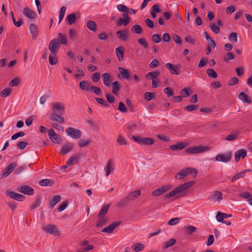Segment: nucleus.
Segmentation results:
<instances>
[{
	"label": "nucleus",
	"instance_id": "f257e3e1",
	"mask_svg": "<svg viewBox=\"0 0 252 252\" xmlns=\"http://www.w3.org/2000/svg\"><path fill=\"white\" fill-rule=\"evenodd\" d=\"M194 184V182L189 181L188 182H186L178 187L175 188L171 191L167 193L164 197L165 198H170L174 195H176V197L177 198L179 197H182L185 196L187 195V193L185 192V191L192 187Z\"/></svg>",
	"mask_w": 252,
	"mask_h": 252
},
{
	"label": "nucleus",
	"instance_id": "f03ea898",
	"mask_svg": "<svg viewBox=\"0 0 252 252\" xmlns=\"http://www.w3.org/2000/svg\"><path fill=\"white\" fill-rule=\"evenodd\" d=\"M209 150V148L206 146H194L189 147L186 149L185 152L189 154H196L203 153Z\"/></svg>",
	"mask_w": 252,
	"mask_h": 252
},
{
	"label": "nucleus",
	"instance_id": "7ed1b4c3",
	"mask_svg": "<svg viewBox=\"0 0 252 252\" xmlns=\"http://www.w3.org/2000/svg\"><path fill=\"white\" fill-rule=\"evenodd\" d=\"M61 45L58 39L54 38L51 40L49 44V50L51 54L56 55L60 48Z\"/></svg>",
	"mask_w": 252,
	"mask_h": 252
},
{
	"label": "nucleus",
	"instance_id": "20e7f679",
	"mask_svg": "<svg viewBox=\"0 0 252 252\" xmlns=\"http://www.w3.org/2000/svg\"><path fill=\"white\" fill-rule=\"evenodd\" d=\"M132 139L139 144H143L146 145H152L155 142L153 139L148 137L142 138L138 136L133 135Z\"/></svg>",
	"mask_w": 252,
	"mask_h": 252
},
{
	"label": "nucleus",
	"instance_id": "39448f33",
	"mask_svg": "<svg viewBox=\"0 0 252 252\" xmlns=\"http://www.w3.org/2000/svg\"><path fill=\"white\" fill-rule=\"evenodd\" d=\"M52 113H58L61 115L65 112V107L64 105L59 102L53 103L51 104Z\"/></svg>",
	"mask_w": 252,
	"mask_h": 252
},
{
	"label": "nucleus",
	"instance_id": "423d86ee",
	"mask_svg": "<svg viewBox=\"0 0 252 252\" xmlns=\"http://www.w3.org/2000/svg\"><path fill=\"white\" fill-rule=\"evenodd\" d=\"M66 132L68 136L75 139L80 138L82 135L81 131L79 129L71 127L66 129Z\"/></svg>",
	"mask_w": 252,
	"mask_h": 252
},
{
	"label": "nucleus",
	"instance_id": "0eeeda50",
	"mask_svg": "<svg viewBox=\"0 0 252 252\" xmlns=\"http://www.w3.org/2000/svg\"><path fill=\"white\" fill-rule=\"evenodd\" d=\"M43 231L50 234L55 236H59L60 235V231L55 225L49 224L42 227Z\"/></svg>",
	"mask_w": 252,
	"mask_h": 252
},
{
	"label": "nucleus",
	"instance_id": "6e6552de",
	"mask_svg": "<svg viewBox=\"0 0 252 252\" xmlns=\"http://www.w3.org/2000/svg\"><path fill=\"white\" fill-rule=\"evenodd\" d=\"M165 67L169 70L172 74L179 75L180 73V71L179 70L181 67V64L180 63L173 65L171 63H168L165 64Z\"/></svg>",
	"mask_w": 252,
	"mask_h": 252
},
{
	"label": "nucleus",
	"instance_id": "1a4fd4ad",
	"mask_svg": "<svg viewBox=\"0 0 252 252\" xmlns=\"http://www.w3.org/2000/svg\"><path fill=\"white\" fill-rule=\"evenodd\" d=\"M48 135L53 142L56 144L62 143V137L59 134H57L53 129H50L48 131Z\"/></svg>",
	"mask_w": 252,
	"mask_h": 252
},
{
	"label": "nucleus",
	"instance_id": "9d476101",
	"mask_svg": "<svg viewBox=\"0 0 252 252\" xmlns=\"http://www.w3.org/2000/svg\"><path fill=\"white\" fill-rule=\"evenodd\" d=\"M5 194L11 198L18 201H22L26 198V196L24 195L10 190H7Z\"/></svg>",
	"mask_w": 252,
	"mask_h": 252
},
{
	"label": "nucleus",
	"instance_id": "9b49d317",
	"mask_svg": "<svg viewBox=\"0 0 252 252\" xmlns=\"http://www.w3.org/2000/svg\"><path fill=\"white\" fill-rule=\"evenodd\" d=\"M172 186L169 185H166L162 186L161 188L158 189L152 192V195L153 196H158L162 193L166 192L171 189Z\"/></svg>",
	"mask_w": 252,
	"mask_h": 252
},
{
	"label": "nucleus",
	"instance_id": "f8f14e48",
	"mask_svg": "<svg viewBox=\"0 0 252 252\" xmlns=\"http://www.w3.org/2000/svg\"><path fill=\"white\" fill-rule=\"evenodd\" d=\"M232 158V153L228 152L224 154H219L216 157V159L219 162L226 163L230 161Z\"/></svg>",
	"mask_w": 252,
	"mask_h": 252
},
{
	"label": "nucleus",
	"instance_id": "ddd939ff",
	"mask_svg": "<svg viewBox=\"0 0 252 252\" xmlns=\"http://www.w3.org/2000/svg\"><path fill=\"white\" fill-rule=\"evenodd\" d=\"M17 190L23 194L32 195L34 194L33 188L28 185L21 186L18 187Z\"/></svg>",
	"mask_w": 252,
	"mask_h": 252
},
{
	"label": "nucleus",
	"instance_id": "4468645a",
	"mask_svg": "<svg viewBox=\"0 0 252 252\" xmlns=\"http://www.w3.org/2000/svg\"><path fill=\"white\" fill-rule=\"evenodd\" d=\"M121 223L120 221H116L112 222L108 226L105 227L101 230V232L104 233H111L113 230L118 226Z\"/></svg>",
	"mask_w": 252,
	"mask_h": 252
},
{
	"label": "nucleus",
	"instance_id": "2eb2a0df",
	"mask_svg": "<svg viewBox=\"0 0 252 252\" xmlns=\"http://www.w3.org/2000/svg\"><path fill=\"white\" fill-rule=\"evenodd\" d=\"M17 163L12 162L7 165L3 171V173L1 178H4L9 175L15 168Z\"/></svg>",
	"mask_w": 252,
	"mask_h": 252
},
{
	"label": "nucleus",
	"instance_id": "dca6fc26",
	"mask_svg": "<svg viewBox=\"0 0 252 252\" xmlns=\"http://www.w3.org/2000/svg\"><path fill=\"white\" fill-rule=\"evenodd\" d=\"M82 157L81 154H78L71 156L67 160L66 164L67 165H72L77 164L79 162V159Z\"/></svg>",
	"mask_w": 252,
	"mask_h": 252
},
{
	"label": "nucleus",
	"instance_id": "f3484780",
	"mask_svg": "<svg viewBox=\"0 0 252 252\" xmlns=\"http://www.w3.org/2000/svg\"><path fill=\"white\" fill-rule=\"evenodd\" d=\"M80 17V15L78 13H71L67 15L66 18V23L69 25H71L73 24L76 20L79 18Z\"/></svg>",
	"mask_w": 252,
	"mask_h": 252
},
{
	"label": "nucleus",
	"instance_id": "a211bd4d",
	"mask_svg": "<svg viewBox=\"0 0 252 252\" xmlns=\"http://www.w3.org/2000/svg\"><path fill=\"white\" fill-rule=\"evenodd\" d=\"M23 14L30 20L34 19L36 16V13L28 7H25L24 8Z\"/></svg>",
	"mask_w": 252,
	"mask_h": 252
},
{
	"label": "nucleus",
	"instance_id": "6ab92c4d",
	"mask_svg": "<svg viewBox=\"0 0 252 252\" xmlns=\"http://www.w3.org/2000/svg\"><path fill=\"white\" fill-rule=\"evenodd\" d=\"M73 147V145L71 143H67L62 146V149L60 152V153L63 155H66L68 152L72 151Z\"/></svg>",
	"mask_w": 252,
	"mask_h": 252
},
{
	"label": "nucleus",
	"instance_id": "aec40b11",
	"mask_svg": "<svg viewBox=\"0 0 252 252\" xmlns=\"http://www.w3.org/2000/svg\"><path fill=\"white\" fill-rule=\"evenodd\" d=\"M119 72L122 75V77L126 79V80H129L130 79L131 73L128 69L123 68L122 67H119Z\"/></svg>",
	"mask_w": 252,
	"mask_h": 252
},
{
	"label": "nucleus",
	"instance_id": "412c9836",
	"mask_svg": "<svg viewBox=\"0 0 252 252\" xmlns=\"http://www.w3.org/2000/svg\"><path fill=\"white\" fill-rule=\"evenodd\" d=\"M247 151L245 149H240L235 153V160L236 162H238L240 158H244L247 156Z\"/></svg>",
	"mask_w": 252,
	"mask_h": 252
},
{
	"label": "nucleus",
	"instance_id": "4be33fe9",
	"mask_svg": "<svg viewBox=\"0 0 252 252\" xmlns=\"http://www.w3.org/2000/svg\"><path fill=\"white\" fill-rule=\"evenodd\" d=\"M61 115L58 113H52L50 116V118L53 121H55L62 124L64 122V120L63 118L62 117Z\"/></svg>",
	"mask_w": 252,
	"mask_h": 252
},
{
	"label": "nucleus",
	"instance_id": "5701e85b",
	"mask_svg": "<svg viewBox=\"0 0 252 252\" xmlns=\"http://www.w3.org/2000/svg\"><path fill=\"white\" fill-rule=\"evenodd\" d=\"M103 84L107 87H109L111 85L112 80L111 76L107 73H104L102 74Z\"/></svg>",
	"mask_w": 252,
	"mask_h": 252
},
{
	"label": "nucleus",
	"instance_id": "b1692460",
	"mask_svg": "<svg viewBox=\"0 0 252 252\" xmlns=\"http://www.w3.org/2000/svg\"><path fill=\"white\" fill-rule=\"evenodd\" d=\"M116 34L120 39L123 41H126L128 38V32L126 30L117 31Z\"/></svg>",
	"mask_w": 252,
	"mask_h": 252
},
{
	"label": "nucleus",
	"instance_id": "393cba45",
	"mask_svg": "<svg viewBox=\"0 0 252 252\" xmlns=\"http://www.w3.org/2000/svg\"><path fill=\"white\" fill-rule=\"evenodd\" d=\"M186 146V143L183 142H178L175 145L169 146V149L171 150H181Z\"/></svg>",
	"mask_w": 252,
	"mask_h": 252
},
{
	"label": "nucleus",
	"instance_id": "a878e982",
	"mask_svg": "<svg viewBox=\"0 0 252 252\" xmlns=\"http://www.w3.org/2000/svg\"><path fill=\"white\" fill-rule=\"evenodd\" d=\"M113 161L112 159H109L108 161L106 166L104 169L106 172V176H108L110 173L113 170Z\"/></svg>",
	"mask_w": 252,
	"mask_h": 252
},
{
	"label": "nucleus",
	"instance_id": "bb28decb",
	"mask_svg": "<svg viewBox=\"0 0 252 252\" xmlns=\"http://www.w3.org/2000/svg\"><path fill=\"white\" fill-rule=\"evenodd\" d=\"M42 197L41 195H37L35 201L33 203L32 205L30 207V209L31 211L35 209V208L38 207L41 203Z\"/></svg>",
	"mask_w": 252,
	"mask_h": 252
},
{
	"label": "nucleus",
	"instance_id": "cd10ccee",
	"mask_svg": "<svg viewBox=\"0 0 252 252\" xmlns=\"http://www.w3.org/2000/svg\"><path fill=\"white\" fill-rule=\"evenodd\" d=\"M30 31L33 39H35L37 35V29L36 26L34 24L30 25Z\"/></svg>",
	"mask_w": 252,
	"mask_h": 252
},
{
	"label": "nucleus",
	"instance_id": "c85d7f7f",
	"mask_svg": "<svg viewBox=\"0 0 252 252\" xmlns=\"http://www.w3.org/2000/svg\"><path fill=\"white\" fill-rule=\"evenodd\" d=\"M110 207V204H106L102 206L98 215V219H101L102 218L104 217V216L107 213Z\"/></svg>",
	"mask_w": 252,
	"mask_h": 252
},
{
	"label": "nucleus",
	"instance_id": "c756f323",
	"mask_svg": "<svg viewBox=\"0 0 252 252\" xmlns=\"http://www.w3.org/2000/svg\"><path fill=\"white\" fill-rule=\"evenodd\" d=\"M238 98L241 100H242L244 103H247L248 104H250L252 103L251 99L244 92H241L239 94Z\"/></svg>",
	"mask_w": 252,
	"mask_h": 252
},
{
	"label": "nucleus",
	"instance_id": "7c9ffc66",
	"mask_svg": "<svg viewBox=\"0 0 252 252\" xmlns=\"http://www.w3.org/2000/svg\"><path fill=\"white\" fill-rule=\"evenodd\" d=\"M140 190H136L129 193L126 196L129 200H133L140 195Z\"/></svg>",
	"mask_w": 252,
	"mask_h": 252
},
{
	"label": "nucleus",
	"instance_id": "2f4dec72",
	"mask_svg": "<svg viewBox=\"0 0 252 252\" xmlns=\"http://www.w3.org/2000/svg\"><path fill=\"white\" fill-rule=\"evenodd\" d=\"M116 53L119 61L121 62L124 59V49L122 47L119 46L116 49Z\"/></svg>",
	"mask_w": 252,
	"mask_h": 252
},
{
	"label": "nucleus",
	"instance_id": "473e14b6",
	"mask_svg": "<svg viewBox=\"0 0 252 252\" xmlns=\"http://www.w3.org/2000/svg\"><path fill=\"white\" fill-rule=\"evenodd\" d=\"M251 170L250 169H248V170H243L236 174H235L234 176H233L232 178V179H231V181L232 182H234L235 181H236V180L237 179H239L241 178H242L243 177L245 176V173L247 172H249V171H251Z\"/></svg>",
	"mask_w": 252,
	"mask_h": 252
},
{
	"label": "nucleus",
	"instance_id": "72a5a7b5",
	"mask_svg": "<svg viewBox=\"0 0 252 252\" xmlns=\"http://www.w3.org/2000/svg\"><path fill=\"white\" fill-rule=\"evenodd\" d=\"M54 181L51 179H44L39 182V184L42 186H52L54 184Z\"/></svg>",
	"mask_w": 252,
	"mask_h": 252
},
{
	"label": "nucleus",
	"instance_id": "f704fd0d",
	"mask_svg": "<svg viewBox=\"0 0 252 252\" xmlns=\"http://www.w3.org/2000/svg\"><path fill=\"white\" fill-rule=\"evenodd\" d=\"M61 200V196L60 195H57L53 197L52 200L49 203V207L51 208L54 206Z\"/></svg>",
	"mask_w": 252,
	"mask_h": 252
},
{
	"label": "nucleus",
	"instance_id": "c9c22d12",
	"mask_svg": "<svg viewBox=\"0 0 252 252\" xmlns=\"http://www.w3.org/2000/svg\"><path fill=\"white\" fill-rule=\"evenodd\" d=\"M79 87L81 90L87 92L90 90L91 86L87 81H81L79 83Z\"/></svg>",
	"mask_w": 252,
	"mask_h": 252
},
{
	"label": "nucleus",
	"instance_id": "e433bc0d",
	"mask_svg": "<svg viewBox=\"0 0 252 252\" xmlns=\"http://www.w3.org/2000/svg\"><path fill=\"white\" fill-rule=\"evenodd\" d=\"M112 93L114 94H117L121 89V86L118 81H115L112 84Z\"/></svg>",
	"mask_w": 252,
	"mask_h": 252
},
{
	"label": "nucleus",
	"instance_id": "4c0bfd02",
	"mask_svg": "<svg viewBox=\"0 0 252 252\" xmlns=\"http://www.w3.org/2000/svg\"><path fill=\"white\" fill-rule=\"evenodd\" d=\"M176 242V240L174 238H171L167 242L164 243L162 245V249L166 250L168 248L174 245Z\"/></svg>",
	"mask_w": 252,
	"mask_h": 252
},
{
	"label": "nucleus",
	"instance_id": "58836bf2",
	"mask_svg": "<svg viewBox=\"0 0 252 252\" xmlns=\"http://www.w3.org/2000/svg\"><path fill=\"white\" fill-rule=\"evenodd\" d=\"M87 27L93 32H95L96 31V24L94 21L89 20L87 23Z\"/></svg>",
	"mask_w": 252,
	"mask_h": 252
},
{
	"label": "nucleus",
	"instance_id": "ea45409f",
	"mask_svg": "<svg viewBox=\"0 0 252 252\" xmlns=\"http://www.w3.org/2000/svg\"><path fill=\"white\" fill-rule=\"evenodd\" d=\"M130 200L127 198V197L126 196L124 199H121L120 202L117 204V206L118 207L122 208L124 207H126L127 205L129 204V201Z\"/></svg>",
	"mask_w": 252,
	"mask_h": 252
},
{
	"label": "nucleus",
	"instance_id": "a19ab883",
	"mask_svg": "<svg viewBox=\"0 0 252 252\" xmlns=\"http://www.w3.org/2000/svg\"><path fill=\"white\" fill-rule=\"evenodd\" d=\"M160 74V72L158 71H151L149 72L148 74L146 75V77L147 78L149 79L154 80Z\"/></svg>",
	"mask_w": 252,
	"mask_h": 252
},
{
	"label": "nucleus",
	"instance_id": "79ce46f5",
	"mask_svg": "<svg viewBox=\"0 0 252 252\" xmlns=\"http://www.w3.org/2000/svg\"><path fill=\"white\" fill-rule=\"evenodd\" d=\"M145 245L142 243H138L133 245V250L135 252H139L143 250Z\"/></svg>",
	"mask_w": 252,
	"mask_h": 252
},
{
	"label": "nucleus",
	"instance_id": "37998d69",
	"mask_svg": "<svg viewBox=\"0 0 252 252\" xmlns=\"http://www.w3.org/2000/svg\"><path fill=\"white\" fill-rule=\"evenodd\" d=\"M131 31L132 32L136 34H141L142 32V29L139 25H134L131 28Z\"/></svg>",
	"mask_w": 252,
	"mask_h": 252
},
{
	"label": "nucleus",
	"instance_id": "c03bdc74",
	"mask_svg": "<svg viewBox=\"0 0 252 252\" xmlns=\"http://www.w3.org/2000/svg\"><path fill=\"white\" fill-rule=\"evenodd\" d=\"M12 92L11 89L8 87L6 88L0 93V96L5 97L9 96Z\"/></svg>",
	"mask_w": 252,
	"mask_h": 252
},
{
	"label": "nucleus",
	"instance_id": "a18cd8bd",
	"mask_svg": "<svg viewBox=\"0 0 252 252\" xmlns=\"http://www.w3.org/2000/svg\"><path fill=\"white\" fill-rule=\"evenodd\" d=\"M208 76L212 78H216L218 77L217 73L212 68H208L206 70Z\"/></svg>",
	"mask_w": 252,
	"mask_h": 252
},
{
	"label": "nucleus",
	"instance_id": "49530a36",
	"mask_svg": "<svg viewBox=\"0 0 252 252\" xmlns=\"http://www.w3.org/2000/svg\"><path fill=\"white\" fill-rule=\"evenodd\" d=\"M184 230L189 234L191 235L192 233L196 231L197 228L196 227L192 225L189 226H185L184 227Z\"/></svg>",
	"mask_w": 252,
	"mask_h": 252
},
{
	"label": "nucleus",
	"instance_id": "de8ad7c7",
	"mask_svg": "<svg viewBox=\"0 0 252 252\" xmlns=\"http://www.w3.org/2000/svg\"><path fill=\"white\" fill-rule=\"evenodd\" d=\"M59 38L60 39L59 41L60 44H62L65 45L67 44V38L66 35L62 33H59Z\"/></svg>",
	"mask_w": 252,
	"mask_h": 252
},
{
	"label": "nucleus",
	"instance_id": "09e8293b",
	"mask_svg": "<svg viewBox=\"0 0 252 252\" xmlns=\"http://www.w3.org/2000/svg\"><path fill=\"white\" fill-rule=\"evenodd\" d=\"M155 97V94L154 93L146 92L144 94V98L148 101L154 99Z\"/></svg>",
	"mask_w": 252,
	"mask_h": 252
},
{
	"label": "nucleus",
	"instance_id": "8fccbe9b",
	"mask_svg": "<svg viewBox=\"0 0 252 252\" xmlns=\"http://www.w3.org/2000/svg\"><path fill=\"white\" fill-rule=\"evenodd\" d=\"M91 142V140L89 139L86 140H80L78 142L79 146L80 148H83L88 146Z\"/></svg>",
	"mask_w": 252,
	"mask_h": 252
},
{
	"label": "nucleus",
	"instance_id": "3c124183",
	"mask_svg": "<svg viewBox=\"0 0 252 252\" xmlns=\"http://www.w3.org/2000/svg\"><path fill=\"white\" fill-rule=\"evenodd\" d=\"M238 137L237 133H230L225 137L224 139L227 141H234Z\"/></svg>",
	"mask_w": 252,
	"mask_h": 252
},
{
	"label": "nucleus",
	"instance_id": "603ef678",
	"mask_svg": "<svg viewBox=\"0 0 252 252\" xmlns=\"http://www.w3.org/2000/svg\"><path fill=\"white\" fill-rule=\"evenodd\" d=\"M20 84V79L18 77H15L9 82L10 87L17 86Z\"/></svg>",
	"mask_w": 252,
	"mask_h": 252
},
{
	"label": "nucleus",
	"instance_id": "864d4df0",
	"mask_svg": "<svg viewBox=\"0 0 252 252\" xmlns=\"http://www.w3.org/2000/svg\"><path fill=\"white\" fill-rule=\"evenodd\" d=\"M212 198L213 199H216L218 201H220L222 199V194L220 191H216Z\"/></svg>",
	"mask_w": 252,
	"mask_h": 252
},
{
	"label": "nucleus",
	"instance_id": "5fc2aeb1",
	"mask_svg": "<svg viewBox=\"0 0 252 252\" xmlns=\"http://www.w3.org/2000/svg\"><path fill=\"white\" fill-rule=\"evenodd\" d=\"M65 10H66V7L64 6H63L61 8V9L60 10V13H59V24H60L61 22V21L63 20V18L64 17V14H65Z\"/></svg>",
	"mask_w": 252,
	"mask_h": 252
},
{
	"label": "nucleus",
	"instance_id": "6e6d98bb",
	"mask_svg": "<svg viewBox=\"0 0 252 252\" xmlns=\"http://www.w3.org/2000/svg\"><path fill=\"white\" fill-rule=\"evenodd\" d=\"M95 100L99 104L102 105L104 107H109L110 106L109 104L105 101L104 99L99 97H95Z\"/></svg>",
	"mask_w": 252,
	"mask_h": 252
},
{
	"label": "nucleus",
	"instance_id": "4d7b16f0",
	"mask_svg": "<svg viewBox=\"0 0 252 252\" xmlns=\"http://www.w3.org/2000/svg\"><path fill=\"white\" fill-rule=\"evenodd\" d=\"M52 54H50L49 57V63L51 65H55L57 63V59L55 56Z\"/></svg>",
	"mask_w": 252,
	"mask_h": 252
},
{
	"label": "nucleus",
	"instance_id": "13d9d810",
	"mask_svg": "<svg viewBox=\"0 0 252 252\" xmlns=\"http://www.w3.org/2000/svg\"><path fill=\"white\" fill-rule=\"evenodd\" d=\"M187 172L186 170V168L183 169L181 170L178 173H177V174L175 176V178H177L178 176L180 177V179H183L184 177L187 176Z\"/></svg>",
	"mask_w": 252,
	"mask_h": 252
},
{
	"label": "nucleus",
	"instance_id": "bf43d9fd",
	"mask_svg": "<svg viewBox=\"0 0 252 252\" xmlns=\"http://www.w3.org/2000/svg\"><path fill=\"white\" fill-rule=\"evenodd\" d=\"M123 17L124 18L123 19V26H127L130 21V18L128 16L127 13H124L123 14Z\"/></svg>",
	"mask_w": 252,
	"mask_h": 252
},
{
	"label": "nucleus",
	"instance_id": "052dcab7",
	"mask_svg": "<svg viewBox=\"0 0 252 252\" xmlns=\"http://www.w3.org/2000/svg\"><path fill=\"white\" fill-rule=\"evenodd\" d=\"M138 42L142 45L144 48L147 49L148 47V44L146 39L144 37H141L138 39Z\"/></svg>",
	"mask_w": 252,
	"mask_h": 252
},
{
	"label": "nucleus",
	"instance_id": "680f3d73",
	"mask_svg": "<svg viewBox=\"0 0 252 252\" xmlns=\"http://www.w3.org/2000/svg\"><path fill=\"white\" fill-rule=\"evenodd\" d=\"M118 109L123 113H126L127 111V108L126 107L125 104L122 101H120L119 103V106Z\"/></svg>",
	"mask_w": 252,
	"mask_h": 252
},
{
	"label": "nucleus",
	"instance_id": "e2e57ef3",
	"mask_svg": "<svg viewBox=\"0 0 252 252\" xmlns=\"http://www.w3.org/2000/svg\"><path fill=\"white\" fill-rule=\"evenodd\" d=\"M117 142L121 145H126L127 141L121 135H119L117 138Z\"/></svg>",
	"mask_w": 252,
	"mask_h": 252
},
{
	"label": "nucleus",
	"instance_id": "0e129e2a",
	"mask_svg": "<svg viewBox=\"0 0 252 252\" xmlns=\"http://www.w3.org/2000/svg\"><path fill=\"white\" fill-rule=\"evenodd\" d=\"M117 8L119 11L124 13L128 12V8L125 5L122 4H118L117 6Z\"/></svg>",
	"mask_w": 252,
	"mask_h": 252
},
{
	"label": "nucleus",
	"instance_id": "69168bd1",
	"mask_svg": "<svg viewBox=\"0 0 252 252\" xmlns=\"http://www.w3.org/2000/svg\"><path fill=\"white\" fill-rule=\"evenodd\" d=\"M229 40L232 43H236L237 41V34L236 32L231 33L228 36Z\"/></svg>",
	"mask_w": 252,
	"mask_h": 252
},
{
	"label": "nucleus",
	"instance_id": "338daca9",
	"mask_svg": "<svg viewBox=\"0 0 252 252\" xmlns=\"http://www.w3.org/2000/svg\"><path fill=\"white\" fill-rule=\"evenodd\" d=\"M126 126L129 132H132L137 126L135 123L129 122L126 124Z\"/></svg>",
	"mask_w": 252,
	"mask_h": 252
},
{
	"label": "nucleus",
	"instance_id": "774afa93",
	"mask_svg": "<svg viewBox=\"0 0 252 252\" xmlns=\"http://www.w3.org/2000/svg\"><path fill=\"white\" fill-rule=\"evenodd\" d=\"M153 41L155 43H159L161 41V36L158 34H154L152 36Z\"/></svg>",
	"mask_w": 252,
	"mask_h": 252
}]
</instances>
